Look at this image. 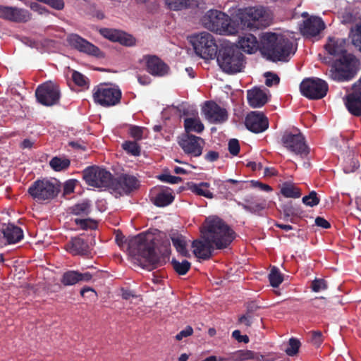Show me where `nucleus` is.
Returning <instances> with one entry per match:
<instances>
[{
  "label": "nucleus",
  "mask_w": 361,
  "mask_h": 361,
  "mask_svg": "<svg viewBox=\"0 0 361 361\" xmlns=\"http://www.w3.org/2000/svg\"><path fill=\"white\" fill-rule=\"evenodd\" d=\"M345 45V40L342 38H329L325 45V49L329 54L339 56L330 70V77L335 81L350 80L357 73L356 59L347 52Z\"/></svg>",
  "instance_id": "1"
},
{
  "label": "nucleus",
  "mask_w": 361,
  "mask_h": 361,
  "mask_svg": "<svg viewBox=\"0 0 361 361\" xmlns=\"http://www.w3.org/2000/svg\"><path fill=\"white\" fill-rule=\"evenodd\" d=\"M128 247L130 254L142 259L149 270L164 264L156 252L157 239L150 234L141 233L132 237L128 240Z\"/></svg>",
  "instance_id": "2"
},
{
  "label": "nucleus",
  "mask_w": 361,
  "mask_h": 361,
  "mask_svg": "<svg viewBox=\"0 0 361 361\" xmlns=\"http://www.w3.org/2000/svg\"><path fill=\"white\" fill-rule=\"evenodd\" d=\"M202 233L207 240L212 242L217 250L228 247L236 238L235 232L221 218L209 216Z\"/></svg>",
  "instance_id": "3"
},
{
  "label": "nucleus",
  "mask_w": 361,
  "mask_h": 361,
  "mask_svg": "<svg viewBox=\"0 0 361 361\" xmlns=\"http://www.w3.org/2000/svg\"><path fill=\"white\" fill-rule=\"evenodd\" d=\"M233 17L238 23V31L240 28L259 29L268 26L270 23L269 15L261 6L237 8Z\"/></svg>",
  "instance_id": "4"
},
{
  "label": "nucleus",
  "mask_w": 361,
  "mask_h": 361,
  "mask_svg": "<svg viewBox=\"0 0 361 361\" xmlns=\"http://www.w3.org/2000/svg\"><path fill=\"white\" fill-rule=\"evenodd\" d=\"M201 20L205 28L220 35H231L238 32V23L234 18L221 11L211 9Z\"/></svg>",
  "instance_id": "5"
},
{
  "label": "nucleus",
  "mask_w": 361,
  "mask_h": 361,
  "mask_svg": "<svg viewBox=\"0 0 361 361\" xmlns=\"http://www.w3.org/2000/svg\"><path fill=\"white\" fill-rule=\"evenodd\" d=\"M216 57L218 65L226 73H239L244 67V55L237 46L231 43L221 44Z\"/></svg>",
  "instance_id": "6"
},
{
  "label": "nucleus",
  "mask_w": 361,
  "mask_h": 361,
  "mask_svg": "<svg viewBox=\"0 0 361 361\" xmlns=\"http://www.w3.org/2000/svg\"><path fill=\"white\" fill-rule=\"evenodd\" d=\"M61 191L59 184L47 178L37 179L28 188L27 192L37 202H50Z\"/></svg>",
  "instance_id": "7"
},
{
  "label": "nucleus",
  "mask_w": 361,
  "mask_h": 361,
  "mask_svg": "<svg viewBox=\"0 0 361 361\" xmlns=\"http://www.w3.org/2000/svg\"><path fill=\"white\" fill-rule=\"evenodd\" d=\"M281 142L287 150L302 158L307 157L310 153L305 137L298 129L285 130L281 135Z\"/></svg>",
  "instance_id": "8"
},
{
  "label": "nucleus",
  "mask_w": 361,
  "mask_h": 361,
  "mask_svg": "<svg viewBox=\"0 0 361 361\" xmlns=\"http://www.w3.org/2000/svg\"><path fill=\"white\" fill-rule=\"evenodd\" d=\"M197 55L204 59L216 58L218 46L212 35L203 32L191 37L190 40Z\"/></svg>",
  "instance_id": "9"
},
{
  "label": "nucleus",
  "mask_w": 361,
  "mask_h": 361,
  "mask_svg": "<svg viewBox=\"0 0 361 361\" xmlns=\"http://www.w3.org/2000/svg\"><path fill=\"white\" fill-rule=\"evenodd\" d=\"M82 178L90 186L110 189L112 174L104 169L97 166H92L84 169Z\"/></svg>",
  "instance_id": "10"
},
{
  "label": "nucleus",
  "mask_w": 361,
  "mask_h": 361,
  "mask_svg": "<svg viewBox=\"0 0 361 361\" xmlns=\"http://www.w3.org/2000/svg\"><path fill=\"white\" fill-rule=\"evenodd\" d=\"M328 90L326 82L319 78H305L300 85L301 94L310 99L316 100L324 98Z\"/></svg>",
  "instance_id": "11"
},
{
  "label": "nucleus",
  "mask_w": 361,
  "mask_h": 361,
  "mask_svg": "<svg viewBox=\"0 0 361 361\" xmlns=\"http://www.w3.org/2000/svg\"><path fill=\"white\" fill-rule=\"evenodd\" d=\"M121 95L119 88L100 85L94 87L93 99L95 103L106 107L120 103Z\"/></svg>",
  "instance_id": "12"
},
{
  "label": "nucleus",
  "mask_w": 361,
  "mask_h": 361,
  "mask_svg": "<svg viewBox=\"0 0 361 361\" xmlns=\"http://www.w3.org/2000/svg\"><path fill=\"white\" fill-rule=\"evenodd\" d=\"M35 97L37 101L44 106L57 104L61 97L59 87L51 81L46 82L37 87Z\"/></svg>",
  "instance_id": "13"
},
{
  "label": "nucleus",
  "mask_w": 361,
  "mask_h": 361,
  "mask_svg": "<svg viewBox=\"0 0 361 361\" xmlns=\"http://www.w3.org/2000/svg\"><path fill=\"white\" fill-rule=\"evenodd\" d=\"M178 143L185 154L198 157L202 153L204 140L192 134H183L178 137Z\"/></svg>",
  "instance_id": "14"
},
{
  "label": "nucleus",
  "mask_w": 361,
  "mask_h": 361,
  "mask_svg": "<svg viewBox=\"0 0 361 361\" xmlns=\"http://www.w3.org/2000/svg\"><path fill=\"white\" fill-rule=\"evenodd\" d=\"M67 42L72 48L80 52L97 58L104 57V53L99 47L82 38L78 34L72 33L68 35L67 36Z\"/></svg>",
  "instance_id": "15"
},
{
  "label": "nucleus",
  "mask_w": 361,
  "mask_h": 361,
  "mask_svg": "<svg viewBox=\"0 0 361 361\" xmlns=\"http://www.w3.org/2000/svg\"><path fill=\"white\" fill-rule=\"evenodd\" d=\"M138 187L139 180L134 176L121 174L116 178L112 176L110 189L120 195H128Z\"/></svg>",
  "instance_id": "16"
},
{
  "label": "nucleus",
  "mask_w": 361,
  "mask_h": 361,
  "mask_svg": "<svg viewBox=\"0 0 361 361\" xmlns=\"http://www.w3.org/2000/svg\"><path fill=\"white\" fill-rule=\"evenodd\" d=\"M280 34L271 32H262L260 36V52L262 54L267 58V59L271 61L272 58H276L279 54L277 51H275L276 46L278 43L280 44L281 40L279 39V36ZM280 55H279V56Z\"/></svg>",
  "instance_id": "17"
},
{
  "label": "nucleus",
  "mask_w": 361,
  "mask_h": 361,
  "mask_svg": "<svg viewBox=\"0 0 361 361\" xmlns=\"http://www.w3.org/2000/svg\"><path fill=\"white\" fill-rule=\"evenodd\" d=\"M205 118L211 123H222L228 120V112L215 102L207 101L202 107Z\"/></svg>",
  "instance_id": "18"
},
{
  "label": "nucleus",
  "mask_w": 361,
  "mask_h": 361,
  "mask_svg": "<svg viewBox=\"0 0 361 361\" xmlns=\"http://www.w3.org/2000/svg\"><path fill=\"white\" fill-rule=\"evenodd\" d=\"M245 125L250 131L260 133L269 128V120L262 112L252 111L246 116Z\"/></svg>",
  "instance_id": "19"
},
{
  "label": "nucleus",
  "mask_w": 361,
  "mask_h": 361,
  "mask_svg": "<svg viewBox=\"0 0 361 361\" xmlns=\"http://www.w3.org/2000/svg\"><path fill=\"white\" fill-rule=\"evenodd\" d=\"M0 18L15 23H26L31 19V14L24 8L0 5Z\"/></svg>",
  "instance_id": "20"
},
{
  "label": "nucleus",
  "mask_w": 361,
  "mask_h": 361,
  "mask_svg": "<svg viewBox=\"0 0 361 361\" xmlns=\"http://www.w3.org/2000/svg\"><path fill=\"white\" fill-rule=\"evenodd\" d=\"M143 60L147 72L153 76L164 77L169 72V66L155 55H145Z\"/></svg>",
  "instance_id": "21"
},
{
  "label": "nucleus",
  "mask_w": 361,
  "mask_h": 361,
  "mask_svg": "<svg viewBox=\"0 0 361 361\" xmlns=\"http://www.w3.org/2000/svg\"><path fill=\"white\" fill-rule=\"evenodd\" d=\"M345 104L352 115L361 116V85H353L351 92L345 96Z\"/></svg>",
  "instance_id": "22"
},
{
  "label": "nucleus",
  "mask_w": 361,
  "mask_h": 361,
  "mask_svg": "<svg viewBox=\"0 0 361 361\" xmlns=\"http://www.w3.org/2000/svg\"><path fill=\"white\" fill-rule=\"evenodd\" d=\"M325 28V24L319 17L310 16L303 20L300 25V31L303 36L315 37Z\"/></svg>",
  "instance_id": "23"
},
{
  "label": "nucleus",
  "mask_w": 361,
  "mask_h": 361,
  "mask_svg": "<svg viewBox=\"0 0 361 361\" xmlns=\"http://www.w3.org/2000/svg\"><path fill=\"white\" fill-rule=\"evenodd\" d=\"M279 39L283 42L278 43L276 46L275 51L279 53L277 54L278 56H276V58H272L271 61H287L290 56L295 54L296 48L294 47L293 43L290 39L281 34L279 35Z\"/></svg>",
  "instance_id": "24"
},
{
  "label": "nucleus",
  "mask_w": 361,
  "mask_h": 361,
  "mask_svg": "<svg viewBox=\"0 0 361 361\" xmlns=\"http://www.w3.org/2000/svg\"><path fill=\"white\" fill-rule=\"evenodd\" d=\"M202 233V240H195L192 243L194 255L202 259L207 260L211 258L214 245L212 242L207 240L204 234Z\"/></svg>",
  "instance_id": "25"
},
{
  "label": "nucleus",
  "mask_w": 361,
  "mask_h": 361,
  "mask_svg": "<svg viewBox=\"0 0 361 361\" xmlns=\"http://www.w3.org/2000/svg\"><path fill=\"white\" fill-rule=\"evenodd\" d=\"M66 251L73 255H87L90 252L89 245L83 238L75 236L71 238L65 245Z\"/></svg>",
  "instance_id": "26"
},
{
  "label": "nucleus",
  "mask_w": 361,
  "mask_h": 361,
  "mask_svg": "<svg viewBox=\"0 0 361 361\" xmlns=\"http://www.w3.org/2000/svg\"><path fill=\"white\" fill-rule=\"evenodd\" d=\"M247 98L250 106L253 108L262 107L268 102L266 92L257 87L247 90Z\"/></svg>",
  "instance_id": "27"
},
{
  "label": "nucleus",
  "mask_w": 361,
  "mask_h": 361,
  "mask_svg": "<svg viewBox=\"0 0 361 361\" xmlns=\"http://www.w3.org/2000/svg\"><path fill=\"white\" fill-rule=\"evenodd\" d=\"M240 48L247 54L255 53L257 49L260 50V40L252 34H245L240 37L238 40Z\"/></svg>",
  "instance_id": "28"
},
{
  "label": "nucleus",
  "mask_w": 361,
  "mask_h": 361,
  "mask_svg": "<svg viewBox=\"0 0 361 361\" xmlns=\"http://www.w3.org/2000/svg\"><path fill=\"white\" fill-rule=\"evenodd\" d=\"M175 199V196L169 189H162L151 197L152 203L159 207H164L171 204Z\"/></svg>",
  "instance_id": "29"
},
{
  "label": "nucleus",
  "mask_w": 361,
  "mask_h": 361,
  "mask_svg": "<svg viewBox=\"0 0 361 361\" xmlns=\"http://www.w3.org/2000/svg\"><path fill=\"white\" fill-rule=\"evenodd\" d=\"M170 238L173 247L179 255L185 257L190 256L189 252L187 249V240L185 236L176 231L172 232L170 234Z\"/></svg>",
  "instance_id": "30"
},
{
  "label": "nucleus",
  "mask_w": 361,
  "mask_h": 361,
  "mask_svg": "<svg viewBox=\"0 0 361 361\" xmlns=\"http://www.w3.org/2000/svg\"><path fill=\"white\" fill-rule=\"evenodd\" d=\"M4 237L6 239L8 243L14 244L18 243L23 238V230L13 224L8 226L2 231Z\"/></svg>",
  "instance_id": "31"
},
{
  "label": "nucleus",
  "mask_w": 361,
  "mask_h": 361,
  "mask_svg": "<svg viewBox=\"0 0 361 361\" xmlns=\"http://www.w3.org/2000/svg\"><path fill=\"white\" fill-rule=\"evenodd\" d=\"M184 128L185 134H191L192 132L201 133L204 129V126L199 117L186 118L184 119Z\"/></svg>",
  "instance_id": "32"
},
{
  "label": "nucleus",
  "mask_w": 361,
  "mask_h": 361,
  "mask_svg": "<svg viewBox=\"0 0 361 361\" xmlns=\"http://www.w3.org/2000/svg\"><path fill=\"white\" fill-rule=\"evenodd\" d=\"M245 204H240L242 207L245 211L253 214H259L267 207V202L264 199H258L256 200L245 199Z\"/></svg>",
  "instance_id": "33"
},
{
  "label": "nucleus",
  "mask_w": 361,
  "mask_h": 361,
  "mask_svg": "<svg viewBox=\"0 0 361 361\" xmlns=\"http://www.w3.org/2000/svg\"><path fill=\"white\" fill-rule=\"evenodd\" d=\"M210 184L207 182H201L200 183H192L189 188L192 192L207 197L208 199H212L214 197L213 193L208 190Z\"/></svg>",
  "instance_id": "34"
},
{
  "label": "nucleus",
  "mask_w": 361,
  "mask_h": 361,
  "mask_svg": "<svg viewBox=\"0 0 361 361\" xmlns=\"http://www.w3.org/2000/svg\"><path fill=\"white\" fill-rule=\"evenodd\" d=\"M70 213L76 216H88L91 212L90 200H83L69 208Z\"/></svg>",
  "instance_id": "35"
},
{
  "label": "nucleus",
  "mask_w": 361,
  "mask_h": 361,
  "mask_svg": "<svg viewBox=\"0 0 361 361\" xmlns=\"http://www.w3.org/2000/svg\"><path fill=\"white\" fill-rule=\"evenodd\" d=\"M71 165V160L65 157H54L49 161L50 167L56 172L67 170Z\"/></svg>",
  "instance_id": "36"
},
{
  "label": "nucleus",
  "mask_w": 361,
  "mask_h": 361,
  "mask_svg": "<svg viewBox=\"0 0 361 361\" xmlns=\"http://www.w3.org/2000/svg\"><path fill=\"white\" fill-rule=\"evenodd\" d=\"M280 192L285 197L298 198L301 196L300 190L290 182H284Z\"/></svg>",
  "instance_id": "37"
},
{
  "label": "nucleus",
  "mask_w": 361,
  "mask_h": 361,
  "mask_svg": "<svg viewBox=\"0 0 361 361\" xmlns=\"http://www.w3.org/2000/svg\"><path fill=\"white\" fill-rule=\"evenodd\" d=\"M173 269L178 275H185L191 267V263L186 259L181 262L175 258L171 261Z\"/></svg>",
  "instance_id": "38"
},
{
  "label": "nucleus",
  "mask_w": 361,
  "mask_h": 361,
  "mask_svg": "<svg viewBox=\"0 0 361 361\" xmlns=\"http://www.w3.org/2000/svg\"><path fill=\"white\" fill-rule=\"evenodd\" d=\"M166 6L173 11H180L190 7L192 0H164Z\"/></svg>",
  "instance_id": "39"
},
{
  "label": "nucleus",
  "mask_w": 361,
  "mask_h": 361,
  "mask_svg": "<svg viewBox=\"0 0 361 361\" xmlns=\"http://www.w3.org/2000/svg\"><path fill=\"white\" fill-rule=\"evenodd\" d=\"M61 283L65 286H73L79 283L78 271L70 270L67 271L62 275Z\"/></svg>",
  "instance_id": "40"
},
{
  "label": "nucleus",
  "mask_w": 361,
  "mask_h": 361,
  "mask_svg": "<svg viewBox=\"0 0 361 361\" xmlns=\"http://www.w3.org/2000/svg\"><path fill=\"white\" fill-rule=\"evenodd\" d=\"M255 353L249 350H237L231 353L229 359L232 361H245L253 359Z\"/></svg>",
  "instance_id": "41"
},
{
  "label": "nucleus",
  "mask_w": 361,
  "mask_h": 361,
  "mask_svg": "<svg viewBox=\"0 0 361 361\" xmlns=\"http://www.w3.org/2000/svg\"><path fill=\"white\" fill-rule=\"evenodd\" d=\"M269 281L272 287L277 288L283 281V274L279 268L273 267L269 274Z\"/></svg>",
  "instance_id": "42"
},
{
  "label": "nucleus",
  "mask_w": 361,
  "mask_h": 361,
  "mask_svg": "<svg viewBox=\"0 0 361 361\" xmlns=\"http://www.w3.org/2000/svg\"><path fill=\"white\" fill-rule=\"evenodd\" d=\"M350 37L353 44L361 51V22L350 29Z\"/></svg>",
  "instance_id": "43"
},
{
  "label": "nucleus",
  "mask_w": 361,
  "mask_h": 361,
  "mask_svg": "<svg viewBox=\"0 0 361 361\" xmlns=\"http://www.w3.org/2000/svg\"><path fill=\"white\" fill-rule=\"evenodd\" d=\"M122 148L130 155L136 157L140 154L141 149L136 141H125L122 144Z\"/></svg>",
  "instance_id": "44"
},
{
  "label": "nucleus",
  "mask_w": 361,
  "mask_h": 361,
  "mask_svg": "<svg viewBox=\"0 0 361 361\" xmlns=\"http://www.w3.org/2000/svg\"><path fill=\"white\" fill-rule=\"evenodd\" d=\"M121 31L120 30L116 29H111V28H101L99 32L102 36H103L104 38L114 42H116L118 38V36L121 35Z\"/></svg>",
  "instance_id": "45"
},
{
  "label": "nucleus",
  "mask_w": 361,
  "mask_h": 361,
  "mask_svg": "<svg viewBox=\"0 0 361 361\" xmlns=\"http://www.w3.org/2000/svg\"><path fill=\"white\" fill-rule=\"evenodd\" d=\"M116 42L126 47H133L135 45L136 39L133 35L121 30Z\"/></svg>",
  "instance_id": "46"
},
{
  "label": "nucleus",
  "mask_w": 361,
  "mask_h": 361,
  "mask_svg": "<svg viewBox=\"0 0 361 361\" xmlns=\"http://www.w3.org/2000/svg\"><path fill=\"white\" fill-rule=\"evenodd\" d=\"M300 345L301 343L298 338H290L288 341V347L285 351L288 355L294 356L298 353Z\"/></svg>",
  "instance_id": "47"
},
{
  "label": "nucleus",
  "mask_w": 361,
  "mask_h": 361,
  "mask_svg": "<svg viewBox=\"0 0 361 361\" xmlns=\"http://www.w3.org/2000/svg\"><path fill=\"white\" fill-rule=\"evenodd\" d=\"M302 201L305 205L313 207L319 204L320 199L317 197V193L312 190L308 195L304 196Z\"/></svg>",
  "instance_id": "48"
},
{
  "label": "nucleus",
  "mask_w": 361,
  "mask_h": 361,
  "mask_svg": "<svg viewBox=\"0 0 361 361\" xmlns=\"http://www.w3.org/2000/svg\"><path fill=\"white\" fill-rule=\"evenodd\" d=\"M75 223L83 230L88 228L94 229L97 228V222L91 219H75Z\"/></svg>",
  "instance_id": "49"
},
{
  "label": "nucleus",
  "mask_w": 361,
  "mask_h": 361,
  "mask_svg": "<svg viewBox=\"0 0 361 361\" xmlns=\"http://www.w3.org/2000/svg\"><path fill=\"white\" fill-rule=\"evenodd\" d=\"M328 285L326 281L323 279H315L312 281L311 288L314 292H319L327 289Z\"/></svg>",
  "instance_id": "50"
},
{
  "label": "nucleus",
  "mask_w": 361,
  "mask_h": 361,
  "mask_svg": "<svg viewBox=\"0 0 361 361\" xmlns=\"http://www.w3.org/2000/svg\"><path fill=\"white\" fill-rule=\"evenodd\" d=\"M312 305L319 309H326L329 307V301L324 297H317L311 300Z\"/></svg>",
  "instance_id": "51"
},
{
  "label": "nucleus",
  "mask_w": 361,
  "mask_h": 361,
  "mask_svg": "<svg viewBox=\"0 0 361 361\" xmlns=\"http://www.w3.org/2000/svg\"><path fill=\"white\" fill-rule=\"evenodd\" d=\"M72 79L75 85L80 87H84L87 84L86 77L78 71H73Z\"/></svg>",
  "instance_id": "52"
},
{
  "label": "nucleus",
  "mask_w": 361,
  "mask_h": 361,
  "mask_svg": "<svg viewBox=\"0 0 361 361\" xmlns=\"http://www.w3.org/2000/svg\"><path fill=\"white\" fill-rule=\"evenodd\" d=\"M143 130L142 127L133 126L130 128L129 133L135 140H140L142 138Z\"/></svg>",
  "instance_id": "53"
},
{
  "label": "nucleus",
  "mask_w": 361,
  "mask_h": 361,
  "mask_svg": "<svg viewBox=\"0 0 361 361\" xmlns=\"http://www.w3.org/2000/svg\"><path fill=\"white\" fill-rule=\"evenodd\" d=\"M159 179L162 182L171 184L178 183L182 181V178L170 174H161L159 176Z\"/></svg>",
  "instance_id": "54"
},
{
  "label": "nucleus",
  "mask_w": 361,
  "mask_h": 361,
  "mask_svg": "<svg viewBox=\"0 0 361 361\" xmlns=\"http://www.w3.org/2000/svg\"><path fill=\"white\" fill-rule=\"evenodd\" d=\"M240 144L237 139H231L228 142V151L231 154L236 156L240 152Z\"/></svg>",
  "instance_id": "55"
},
{
  "label": "nucleus",
  "mask_w": 361,
  "mask_h": 361,
  "mask_svg": "<svg viewBox=\"0 0 361 361\" xmlns=\"http://www.w3.org/2000/svg\"><path fill=\"white\" fill-rule=\"evenodd\" d=\"M266 80L265 84L268 87L272 86L274 84H279L280 82L279 77L274 73L267 72L265 73Z\"/></svg>",
  "instance_id": "56"
},
{
  "label": "nucleus",
  "mask_w": 361,
  "mask_h": 361,
  "mask_svg": "<svg viewBox=\"0 0 361 361\" xmlns=\"http://www.w3.org/2000/svg\"><path fill=\"white\" fill-rule=\"evenodd\" d=\"M193 333V329L190 326H187L185 329L181 330L176 336V338L177 341H180L183 338L188 337L192 335Z\"/></svg>",
  "instance_id": "57"
},
{
  "label": "nucleus",
  "mask_w": 361,
  "mask_h": 361,
  "mask_svg": "<svg viewBox=\"0 0 361 361\" xmlns=\"http://www.w3.org/2000/svg\"><path fill=\"white\" fill-rule=\"evenodd\" d=\"M232 337L239 343H247L250 341L247 335H241L239 330H235L232 333Z\"/></svg>",
  "instance_id": "58"
},
{
  "label": "nucleus",
  "mask_w": 361,
  "mask_h": 361,
  "mask_svg": "<svg viewBox=\"0 0 361 361\" xmlns=\"http://www.w3.org/2000/svg\"><path fill=\"white\" fill-rule=\"evenodd\" d=\"M312 342L317 347H319L323 342L322 334L321 331L312 332Z\"/></svg>",
  "instance_id": "59"
},
{
  "label": "nucleus",
  "mask_w": 361,
  "mask_h": 361,
  "mask_svg": "<svg viewBox=\"0 0 361 361\" xmlns=\"http://www.w3.org/2000/svg\"><path fill=\"white\" fill-rule=\"evenodd\" d=\"M250 183H251L252 187L257 188L259 190H263V191L270 192L272 190V188H271V186H269L267 184H264L263 183L257 181V180H252L250 181Z\"/></svg>",
  "instance_id": "60"
},
{
  "label": "nucleus",
  "mask_w": 361,
  "mask_h": 361,
  "mask_svg": "<svg viewBox=\"0 0 361 361\" xmlns=\"http://www.w3.org/2000/svg\"><path fill=\"white\" fill-rule=\"evenodd\" d=\"M75 183L74 180H70L65 183L63 186V193L65 195L71 194L74 191Z\"/></svg>",
  "instance_id": "61"
},
{
  "label": "nucleus",
  "mask_w": 361,
  "mask_h": 361,
  "mask_svg": "<svg viewBox=\"0 0 361 361\" xmlns=\"http://www.w3.org/2000/svg\"><path fill=\"white\" fill-rule=\"evenodd\" d=\"M204 158L209 162H214L219 158V154L218 152L211 150L204 154Z\"/></svg>",
  "instance_id": "62"
},
{
  "label": "nucleus",
  "mask_w": 361,
  "mask_h": 361,
  "mask_svg": "<svg viewBox=\"0 0 361 361\" xmlns=\"http://www.w3.org/2000/svg\"><path fill=\"white\" fill-rule=\"evenodd\" d=\"M315 224L316 226L323 228H329L331 227L330 223L326 220L324 218L321 216H317L315 219Z\"/></svg>",
  "instance_id": "63"
},
{
  "label": "nucleus",
  "mask_w": 361,
  "mask_h": 361,
  "mask_svg": "<svg viewBox=\"0 0 361 361\" xmlns=\"http://www.w3.org/2000/svg\"><path fill=\"white\" fill-rule=\"evenodd\" d=\"M284 214L286 216H293L299 215V209L293 207H286L283 209Z\"/></svg>",
  "instance_id": "64"
}]
</instances>
